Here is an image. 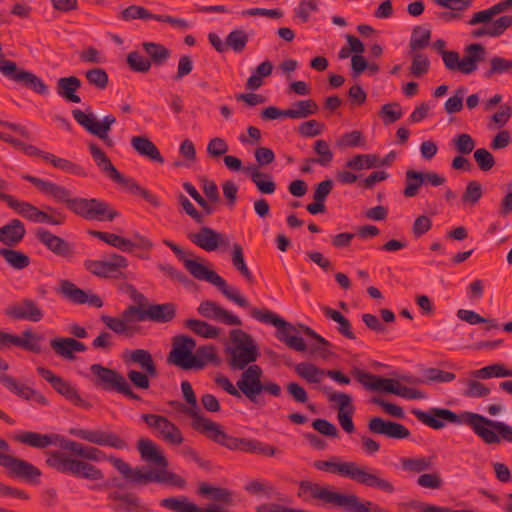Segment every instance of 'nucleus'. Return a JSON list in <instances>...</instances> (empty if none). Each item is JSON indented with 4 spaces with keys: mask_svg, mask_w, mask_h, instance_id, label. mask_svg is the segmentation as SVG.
<instances>
[{
    "mask_svg": "<svg viewBox=\"0 0 512 512\" xmlns=\"http://www.w3.org/2000/svg\"><path fill=\"white\" fill-rule=\"evenodd\" d=\"M411 413L426 426L439 430L445 426V422L461 424L465 423L472 428L474 433L486 444L500 443L501 439L512 442V427L501 421L491 420L478 413L465 411L458 415L447 408H430L423 411L413 408Z\"/></svg>",
    "mask_w": 512,
    "mask_h": 512,
    "instance_id": "nucleus-1",
    "label": "nucleus"
},
{
    "mask_svg": "<svg viewBox=\"0 0 512 512\" xmlns=\"http://www.w3.org/2000/svg\"><path fill=\"white\" fill-rule=\"evenodd\" d=\"M45 464L62 474L72 475L87 480H102L104 474L95 465L88 461H109L104 451L94 446H87L80 442L67 439L65 450H53L46 453Z\"/></svg>",
    "mask_w": 512,
    "mask_h": 512,
    "instance_id": "nucleus-2",
    "label": "nucleus"
},
{
    "mask_svg": "<svg viewBox=\"0 0 512 512\" xmlns=\"http://www.w3.org/2000/svg\"><path fill=\"white\" fill-rule=\"evenodd\" d=\"M22 179L55 202L65 204L68 210L85 220L112 222L120 215L111 204L99 198L72 197V192L66 187L28 174L22 175Z\"/></svg>",
    "mask_w": 512,
    "mask_h": 512,
    "instance_id": "nucleus-3",
    "label": "nucleus"
},
{
    "mask_svg": "<svg viewBox=\"0 0 512 512\" xmlns=\"http://www.w3.org/2000/svg\"><path fill=\"white\" fill-rule=\"evenodd\" d=\"M313 467L320 471L348 478L360 485L378 489L388 494H392L395 491L394 485L389 480L380 476V470L367 465H359L354 461L342 462L337 456H333L328 460H316L313 463Z\"/></svg>",
    "mask_w": 512,
    "mask_h": 512,
    "instance_id": "nucleus-4",
    "label": "nucleus"
},
{
    "mask_svg": "<svg viewBox=\"0 0 512 512\" xmlns=\"http://www.w3.org/2000/svg\"><path fill=\"white\" fill-rule=\"evenodd\" d=\"M297 495L303 501L318 500L323 506L341 509L344 512H371L376 504L369 500L361 501L355 494L332 491L311 481H301Z\"/></svg>",
    "mask_w": 512,
    "mask_h": 512,
    "instance_id": "nucleus-5",
    "label": "nucleus"
},
{
    "mask_svg": "<svg viewBox=\"0 0 512 512\" xmlns=\"http://www.w3.org/2000/svg\"><path fill=\"white\" fill-rule=\"evenodd\" d=\"M89 151L98 168L107 175L112 181L121 185L133 195L141 196L145 201L154 207L160 206V201L156 195L146 188L142 187L135 179L121 174L112 164L106 153L95 143L89 144Z\"/></svg>",
    "mask_w": 512,
    "mask_h": 512,
    "instance_id": "nucleus-6",
    "label": "nucleus"
},
{
    "mask_svg": "<svg viewBox=\"0 0 512 512\" xmlns=\"http://www.w3.org/2000/svg\"><path fill=\"white\" fill-rule=\"evenodd\" d=\"M229 336L231 345L224 350L228 355V366L234 371L247 369L259 357V349L255 340L241 329L231 330Z\"/></svg>",
    "mask_w": 512,
    "mask_h": 512,
    "instance_id": "nucleus-7",
    "label": "nucleus"
},
{
    "mask_svg": "<svg viewBox=\"0 0 512 512\" xmlns=\"http://www.w3.org/2000/svg\"><path fill=\"white\" fill-rule=\"evenodd\" d=\"M351 374L366 389L371 391L394 394L409 400L423 399L426 397L423 391L403 386L398 380L392 378L374 375L356 367L351 370Z\"/></svg>",
    "mask_w": 512,
    "mask_h": 512,
    "instance_id": "nucleus-8",
    "label": "nucleus"
},
{
    "mask_svg": "<svg viewBox=\"0 0 512 512\" xmlns=\"http://www.w3.org/2000/svg\"><path fill=\"white\" fill-rule=\"evenodd\" d=\"M250 315L259 322L270 324L277 328L276 338L284 343L288 348L297 352L307 351V344L301 336H298L299 330L291 323L282 319L279 315L268 309L252 308Z\"/></svg>",
    "mask_w": 512,
    "mask_h": 512,
    "instance_id": "nucleus-9",
    "label": "nucleus"
},
{
    "mask_svg": "<svg viewBox=\"0 0 512 512\" xmlns=\"http://www.w3.org/2000/svg\"><path fill=\"white\" fill-rule=\"evenodd\" d=\"M183 264L189 273L198 280H205L218 288V290L229 300L242 308L249 307L247 299L239 293L237 289L229 287L226 280L218 275L214 270L208 269L198 260L183 259Z\"/></svg>",
    "mask_w": 512,
    "mask_h": 512,
    "instance_id": "nucleus-10",
    "label": "nucleus"
},
{
    "mask_svg": "<svg viewBox=\"0 0 512 512\" xmlns=\"http://www.w3.org/2000/svg\"><path fill=\"white\" fill-rule=\"evenodd\" d=\"M90 371L94 376L93 383L96 387L104 391L121 393L132 400H141V397L132 390L130 384L120 372L102 364H92Z\"/></svg>",
    "mask_w": 512,
    "mask_h": 512,
    "instance_id": "nucleus-11",
    "label": "nucleus"
},
{
    "mask_svg": "<svg viewBox=\"0 0 512 512\" xmlns=\"http://www.w3.org/2000/svg\"><path fill=\"white\" fill-rule=\"evenodd\" d=\"M262 369L259 365L249 366L241 374L240 379L237 381L236 386L251 402L257 403V397L265 391L274 397L281 395V387L276 382L262 383Z\"/></svg>",
    "mask_w": 512,
    "mask_h": 512,
    "instance_id": "nucleus-12",
    "label": "nucleus"
},
{
    "mask_svg": "<svg viewBox=\"0 0 512 512\" xmlns=\"http://www.w3.org/2000/svg\"><path fill=\"white\" fill-rule=\"evenodd\" d=\"M196 341L187 335H176L172 339V349L168 354L167 361L183 370L202 369L203 362L195 357L193 351Z\"/></svg>",
    "mask_w": 512,
    "mask_h": 512,
    "instance_id": "nucleus-13",
    "label": "nucleus"
},
{
    "mask_svg": "<svg viewBox=\"0 0 512 512\" xmlns=\"http://www.w3.org/2000/svg\"><path fill=\"white\" fill-rule=\"evenodd\" d=\"M141 420L152 430L154 435L165 443L177 446L183 443L184 437L180 428L167 417L159 414L145 413Z\"/></svg>",
    "mask_w": 512,
    "mask_h": 512,
    "instance_id": "nucleus-14",
    "label": "nucleus"
},
{
    "mask_svg": "<svg viewBox=\"0 0 512 512\" xmlns=\"http://www.w3.org/2000/svg\"><path fill=\"white\" fill-rule=\"evenodd\" d=\"M13 210L33 223L62 225L66 221V215L52 206H45V210H40L35 205L21 200H16Z\"/></svg>",
    "mask_w": 512,
    "mask_h": 512,
    "instance_id": "nucleus-15",
    "label": "nucleus"
},
{
    "mask_svg": "<svg viewBox=\"0 0 512 512\" xmlns=\"http://www.w3.org/2000/svg\"><path fill=\"white\" fill-rule=\"evenodd\" d=\"M0 72L9 80L29 88L40 95L49 93L48 86L34 73L18 68L17 64L8 59L0 58Z\"/></svg>",
    "mask_w": 512,
    "mask_h": 512,
    "instance_id": "nucleus-16",
    "label": "nucleus"
},
{
    "mask_svg": "<svg viewBox=\"0 0 512 512\" xmlns=\"http://www.w3.org/2000/svg\"><path fill=\"white\" fill-rule=\"evenodd\" d=\"M204 421L196 431L206 435V437L213 442L229 449L240 450L244 452L248 438H238L227 434L220 424L213 422L210 419H201Z\"/></svg>",
    "mask_w": 512,
    "mask_h": 512,
    "instance_id": "nucleus-17",
    "label": "nucleus"
},
{
    "mask_svg": "<svg viewBox=\"0 0 512 512\" xmlns=\"http://www.w3.org/2000/svg\"><path fill=\"white\" fill-rule=\"evenodd\" d=\"M69 434L99 446H106L114 449L127 448L126 441L114 432H107L99 429L89 430L82 428H71L69 429Z\"/></svg>",
    "mask_w": 512,
    "mask_h": 512,
    "instance_id": "nucleus-18",
    "label": "nucleus"
},
{
    "mask_svg": "<svg viewBox=\"0 0 512 512\" xmlns=\"http://www.w3.org/2000/svg\"><path fill=\"white\" fill-rule=\"evenodd\" d=\"M86 270L102 278H119L123 276L121 268L128 266L127 259L119 254H112L110 260H86L84 262Z\"/></svg>",
    "mask_w": 512,
    "mask_h": 512,
    "instance_id": "nucleus-19",
    "label": "nucleus"
},
{
    "mask_svg": "<svg viewBox=\"0 0 512 512\" xmlns=\"http://www.w3.org/2000/svg\"><path fill=\"white\" fill-rule=\"evenodd\" d=\"M36 239L56 256L71 260L75 256L74 245L51 231L39 227L35 231Z\"/></svg>",
    "mask_w": 512,
    "mask_h": 512,
    "instance_id": "nucleus-20",
    "label": "nucleus"
},
{
    "mask_svg": "<svg viewBox=\"0 0 512 512\" xmlns=\"http://www.w3.org/2000/svg\"><path fill=\"white\" fill-rule=\"evenodd\" d=\"M14 440L36 449H45L54 445L59 447L60 451H64L67 438L57 433L42 434L34 431H23L16 434Z\"/></svg>",
    "mask_w": 512,
    "mask_h": 512,
    "instance_id": "nucleus-21",
    "label": "nucleus"
},
{
    "mask_svg": "<svg viewBox=\"0 0 512 512\" xmlns=\"http://www.w3.org/2000/svg\"><path fill=\"white\" fill-rule=\"evenodd\" d=\"M109 462L116 468L125 479L138 485H145L150 482H157L158 469H150L145 471L144 467L132 468L121 458L110 455Z\"/></svg>",
    "mask_w": 512,
    "mask_h": 512,
    "instance_id": "nucleus-22",
    "label": "nucleus"
},
{
    "mask_svg": "<svg viewBox=\"0 0 512 512\" xmlns=\"http://www.w3.org/2000/svg\"><path fill=\"white\" fill-rule=\"evenodd\" d=\"M42 340V335L34 333L31 330L23 331L21 336L0 330V347H10L14 345L26 351L40 354L43 351L40 344Z\"/></svg>",
    "mask_w": 512,
    "mask_h": 512,
    "instance_id": "nucleus-23",
    "label": "nucleus"
},
{
    "mask_svg": "<svg viewBox=\"0 0 512 512\" xmlns=\"http://www.w3.org/2000/svg\"><path fill=\"white\" fill-rule=\"evenodd\" d=\"M0 465L8 470L12 477L32 481L41 476V471L33 464L0 451Z\"/></svg>",
    "mask_w": 512,
    "mask_h": 512,
    "instance_id": "nucleus-24",
    "label": "nucleus"
},
{
    "mask_svg": "<svg viewBox=\"0 0 512 512\" xmlns=\"http://www.w3.org/2000/svg\"><path fill=\"white\" fill-rule=\"evenodd\" d=\"M368 430L373 434L397 440L407 439L411 435L410 430L405 425L378 416L370 418Z\"/></svg>",
    "mask_w": 512,
    "mask_h": 512,
    "instance_id": "nucleus-25",
    "label": "nucleus"
},
{
    "mask_svg": "<svg viewBox=\"0 0 512 512\" xmlns=\"http://www.w3.org/2000/svg\"><path fill=\"white\" fill-rule=\"evenodd\" d=\"M5 315L13 320L39 322L43 319L44 313L34 300L24 298L20 302L8 306L5 309Z\"/></svg>",
    "mask_w": 512,
    "mask_h": 512,
    "instance_id": "nucleus-26",
    "label": "nucleus"
},
{
    "mask_svg": "<svg viewBox=\"0 0 512 512\" xmlns=\"http://www.w3.org/2000/svg\"><path fill=\"white\" fill-rule=\"evenodd\" d=\"M107 499L111 501L108 506L115 512H143L148 510L142 504L140 498L132 492L111 491L108 493Z\"/></svg>",
    "mask_w": 512,
    "mask_h": 512,
    "instance_id": "nucleus-27",
    "label": "nucleus"
},
{
    "mask_svg": "<svg viewBox=\"0 0 512 512\" xmlns=\"http://www.w3.org/2000/svg\"><path fill=\"white\" fill-rule=\"evenodd\" d=\"M137 450L141 460L154 465L155 469L168 468L169 462L161 448L151 439L140 438L137 441Z\"/></svg>",
    "mask_w": 512,
    "mask_h": 512,
    "instance_id": "nucleus-28",
    "label": "nucleus"
},
{
    "mask_svg": "<svg viewBox=\"0 0 512 512\" xmlns=\"http://www.w3.org/2000/svg\"><path fill=\"white\" fill-rule=\"evenodd\" d=\"M198 313L208 319H213L226 325L241 326V319L230 311L219 306L216 302L205 300L197 308Z\"/></svg>",
    "mask_w": 512,
    "mask_h": 512,
    "instance_id": "nucleus-29",
    "label": "nucleus"
},
{
    "mask_svg": "<svg viewBox=\"0 0 512 512\" xmlns=\"http://www.w3.org/2000/svg\"><path fill=\"white\" fill-rule=\"evenodd\" d=\"M0 383L10 392L16 394L20 398H23L25 400H34L35 402L43 406L49 405L48 399L43 394H41L40 392L31 387L25 386L17 382V380L11 375L0 374Z\"/></svg>",
    "mask_w": 512,
    "mask_h": 512,
    "instance_id": "nucleus-30",
    "label": "nucleus"
},
{
    "mask_svg": "<svg viewBox=\"0 0 512 512\" xmlns=\"http://www.w3.org/2000/svg\"><path fill=\"white\" fill-rule=\"evenodd\" d=\"M160 506L174 512H227L215 504H210L206 508H200L196 504L189 502L187 497H168L160 501Z\"/></svg>",
    "mask_w": 512,
    "mask_h": 512,
    "instance_id": "nucleus-31",
    "label": "nucleus"
},
{
    "mask_svg": "<svg viewBox=\"0 0 512 512\" xmlns=\"http://www.w3.org/2000/svg\"><path fill=\"white\" fill-rule=\"evenodd\" d=\"M189 240L206 251H215L220 244H223V235L214 229L203 226L197 233L188 235Z\"/></svg>",
    "mask_w": 512,
    "mask_h": 512,
    "instance_id": "nucleus-32",
    "label": "nucleus"
},
{
    "mask_svg": "<svg viewBox=\"0 0 512 512\" xmlns=\"http://www.w3.org/2000/svg\"><path fill=\"white\" fill-rule=\"evenodd\" d=\"M486 48L481 43H472L465 47L464 56L460 63V72L466 75L472 74L477 69V64L485 60Z\"/></svg>",
    "mask_w": 512,
    "mask_h": 512,
    "instance_id": "nucleus-33",
    "label": "nucleus"
},
{
    "mask_svg": "<svg viewBox=\"0 0 512 512\" xmlns=\"http://www.w3.org/2000/svg\"><path fill=\"white\" fill-rule=\"evenodd\" d=\"M26 235L24 223L19 219H11L7 224L0 227V242L6 247L18 245Z\"/></svg>",
    "mask_w": 512,
    "mask_h": 512,
    "instance_id": "nucleus-34",
    "label": "nucleus"
},
{
    "mask_svg": "<svg viewBox=\"0 0 512 512\" xmlns=\"http://www.w3.org/2000/svg\"><path fill=\"white\" fill-rule=\"evenodd\" d=\"M512 26V15H503L498 19H495L488 24H484L482 27L474 29L471 32L473 38L488 37H500L504 32Z\"/></svg>",
    "mask_w": 512,
    "mask_h": 512,
    "instance_id": "nucleus-35",
    "label": "nucleus"
},
{
    "mask_svg": "<svg viewBox=\"0 0 512 512\" xmlns=\"http://www.w3.org/2000/svg\"><path fill=\"white\" fill-rule=\"evenodd\" d=\"M72 116L86 131L98 138H105L110 131L109 126L98 122L92 113L86 114L80 109H73Z\"/></svg>",
    "mask_w": 512,
    "mask_h": 512,
    "instance_id": "nucleus-36",
    "label": "nucleus"
},
{
    "mask_svg": "<svg viewBox=\"0 0 512 512\" xmlns=\"http://www.w3.org/2000/svg\"><path fill=\"white\" fill-rule=\"evenodd\" d=\"M181 390L183 393V397L189 407H185L183 412L189 415L192 419V426L196 430L200 425L204 423L201 419H206L204 416L200 414V409L197 405L196 395L192 388V385L189 381L185 380L181 382Z\"/></svg>",
    "mask_w": 512,
    "mask_h": 512,
    "instance_id": "nucleus-37",
    "label": "nucleus"
},
{
    "mask_svg": "<svg viewBox=\"0 0 512 512\" xmlns=\"http://www.w3.org/2000/svg\"><path fill=\"white\" fill-rule=\"evenodd\" d=\"M81 80L76 76L61 77L57 80V94L67 102L80 103L81 98L76 91L81 87Z\"/></svg>",
    "mask_w": 512,
    "mask_h": 512,
    "instance_id": "nucleus-38",
    "label": "nucleus"
},
{
    "mask_svg": "<svg viewBox=\"0 0 512 512\" xmlns=\"http://www.w3.org/2000/svg\"><path fill=\"white\" fill-rule=\"evenodd\" d=\"M52 387L73 405L83 409H90L92 407V404L83 399L78 390L62 377H60Z\"/></svg>",
    "mask_w": 512,
    "mask_h": 512,
    "instance_id": "nucleus-39",
    "label": "nucleus"
},
{
    "mask_svg": "<svg viewBox=\"0 0 512 512\" xmlns=\"http://www.w3.org/2000/svg\"><path fill=\"white\" fill-rule=\"evenodd\" d=\"M132 147L141 155L153 162L163 164L164 158L157 146L145 136H134L131 139Z\"/></svg>",
    "mask_w": 512,
    "mask_h": 512,
    "instance_id": "nucleus-40",
    "label": "nucleus"
},
{
    "mask_svg": "<svg viewBox=\"0 0 512 512\" xmlns=\"http://www.w3.org/2000/svg\"><path fill=\"white\" fill-rule=\"evenodd\" d=\"M176 305L172 302L151 304L147 307L148 320L156 323H168L176 317Z\"/></svg>",
    "mask_w": 512,
    "mask_h": 512,
    "instance_id": "nucleus-41",
    "label": "nucleus"
},
{
    "mask_svg": "<svg viewBox=\"0 0 512 512\" xmlns=\"http://www.w3.org/2000/svg\"><path fill=\"white\" fill-rule=\"evenodd\" d=\"M141 46L147 55L148 61H151V67H161L165 65L171 56V51L161 43L143 42Z\"/></svg>",
    "mask_w": 512,
    "mask_h": 512,
    "instance_id": "nucleus-42",
    "label": "nucleus"
},
{
    "mask_svg": "<svg viewBox=\"0 0 512 512\" xmlns=\"http://www.w3.org/2000/svg\"><path fill=\"white\" fill-rule=\"evenodd\" d=\"M299 329L311 339L315 340L317 344H312L310 346V353L316 354L320 356L323 359L329 358L332 353L329 350V348L332 346V344L322 337L320 334H318L316 331H314L311 327L305 325V324H298Z\"/></svg>",
    "mask_w": 512,
    "mask_h": 512,
    "instance_id": "nucleus-43",
    "label": "nucleus"
},
{
    "mask_svg": "<svg viewBox=\"0 0 512 512\" xmlns=\"http://www.w3.org/2000/svg\"><path fill=\"white\" fill-rule=\"evenodd\" d=\"M244 172L249 174L251 181L260 193L273 194L275 192L276 184L270 174L260 172L256 166L244 167Z\"/></svg>",
    "mask_w": 512,
    "mask_h": 512,
    "instance_id": "nucleus-44",
    "label": "nucleus"
},
{
    "mask_svg": "<svg viewBox=\"0 0 512 512\" xmlns=\"http://www.w3.org/2000/svg\"><path fill=\"white\" fill-rule=\"evenodd\" d=\"M198 493L204 497H208L215 502L223 503L224 505L233 504L234 492L227 488L214 487L208 483L202 482L199 485Z\"/></svg>",
    "mask_w": 512,
    "mask_h": 512,
    "instance_id": "nucleus-45",
    "label": "nucleus"
},
{
    "mask_svg": "<svg viewBox=\"0 0 512 512\" xmlns=\"http://www.w3.org/2000/svg\"><path fill=\"white\" fill-rule=\"evenodd\" d=\"M0 256L15 270H23L31 263L30 257L27 254L11 247L0 248Z\"/></svg>",
    "mask_w": 512,
    "mask_h": 512,
    "instance_id": "nucleus-46",
    "label": "nucleus"
},
{
    "mask_svg": "<svg viewBox=\"0 0 512 512\" xmlns=\"http://www.w3.org/2000/svg\"><path fill=\"white\" fill-rule=\"evenodd\" d=\"M45 162L50 163L54 168L60 169L64 172L71 173L76 176H88V173L81 165L76 164L68 159L58 157L52 153H49V155H45Z\"/></svg>",
    "mask_w": 512,
    "mask_h": 512,
    "instance_id": "nucleus-47",
    "label": "nucleus"
},
{
    "mask_svg": "<svg viewBox=\"0 0 512 512\" xmlns=\"http://www.w3.org/2000/svg\"><path fill=\"white\" fill-rule=\"evenodd\" d=\"M322 311L327 318L338 323L337 331L341 335H343L344 337H346L350 340L356 339V336H355L354 332L352 331V325H351L350 321L341 312H339L331 307H328V306H324L322 308Z\"/></svg>",
    "mask_w": 512,
    "mask_h": 512,
    "instance_id": "nucleus-48",
    "label": "nucleus"
},
{
    "mask_svg": "<svg viewBox=\"0 0 512 512\" xmlns=\"http://www.w3.org/2000/svg\"><path fill=\"white\" fill-rule=\"evenodd\" d=\"M287 111V118L301 119L317 114L319 106L313 99L299 100Z\"/></svg>",
    "mask_w": 512,
    "mask_h": 512,
    "instance_id": "nucleus-49",
    "label": "nucleus"
},
{
    "mask_svg": "<svg viewBox=\"0 0 512 512\" xmlns=\"http://www.w3.org/2000/svg\"><path fill=\"white\" fill-rule=\"evenodd\" d=\"M185 327L191 330L198 336L206 339H215L220 334V329L215 327L203 320L199 319H187L184 323Z\"/></svg>",
    "mask_w": 512,
    "mask_h": 512,
    "instance_id": "nucleus-50",
    "label": "nucleus"
},
{
    "mask_svg": "<svg viewBox=\"0 0 512 512\" xmlns=\"http://www.w3.org/2000/svg\"><path fill=\"white\" fill-rule=\"evenodd\" d=\"M132 362L137 363L150 377H157L158 371L151 353L145 349H135L130 354Z\"/></svg>",
    "mask_w": 512,
    "mask_h": 512,
    "instance_id": "nucleus-51",
    "label": "nucleus"
},
{
    "mask_svg": "<svg viewBox=\"0 0 512 512\" xmlns=\"http://www.w3.org/2000/svg\"><path fill=\"white\" fill-rule=\"evenodd\" d=\"M273 64L271 61L266 60L260 63L251 76L247 79L246 88L248 90H257L263 84V78L268 77L272 74Z\"/></svg>",
    "mask_w": 512,
    "mask_h": 512,
    "instance_id": "nucleus-52",
    "label": "nucleus"
},
{
    "mask_svg": "<svg viewBox=\"0 0 512 512\" xmlns=\"http://www.w3.org/2000/svg\"><path fill=\"white\" fill-rule=\"evenodd\" d=\"M59 293L74 304L87 302V293L69 280H61Z\"/></svg>",
    "mask_w": 512,
    "mask_h": 512,
    "instance_id": "nucleus-53",
    "label": "nucleus"
},
{
    "mask_svg": "<svg viewBox=\"0 0 512 512\" xmlns=\"http://www.w3.org/2000/svg\"><path fill=\"white\" fill-rule=\"evenodd\" d=\"M232 265L248 283H254V276L246 265L243 248L239 243L232 246Z\"/></svg>",
    "mask_w": 512,
    "mask_h": 512,
    "instance_id": "nucleus-54",
    "label": "nucleus"
},
{
    "mask_svg": "<svg viewBox=\"0 0 512 512\" xmlns=\"http://www.w3.org/2000/svg\"><path fill=\"white\" fill-rule=\"evenodd\" d=\"M101 321L114 333L119 335L132 336L136 333V329L129 325L125 318L113 317L109 315H101Z\"/></svg>",
    "mask_w": 512,
    "mask_h": 512,
    "instance_id": "nucleus-55",
    "label": "nucleus"
},
{
    "mask_svg": "<svg viewBox=\"0 0 512 512\" xmlns=\"http://www.w3.org/2000/svg\"><path fill=\"white\" fill-rule=\"evenodd\" d=\"M431 39V30L423 26H415L409 42L410 54L426 48Z\"/></svg>",
    "mask_w": 512,
    "mask_h": 512,
    "instance_id": "nucleus-56",
    "label": "nucleus"
},
{
    "mask_svg": "<svg viewBox=\"0 0 512 512\" xmlns=\"http://www.w3.org/2000/svg\"><path fill=\"white\" fill-rule=\"evenodd\" d=\"M471 375L477 379L512 377V370L507 369L501 363H495L481 369L474 370L471 372Z\"/></svg>",
    "mask_w": 512,
    "mask_h": 512,
    "instance_id": "nucleus-57",
    "label": "nucleus"
},
{
    "mask_svg": "<svg viewBox=\"0 0 512 512\" xmlns=\"http://www.w3.org/2000/svg\"><path fill=\"white\" fill-rule=\"evenodd\" d=\"M321 391L327 396L328 401L335 405L338 412L346 411L349 410L350 407H354L349 394L333 391L332 388L328 386L321 387Z\"/></svg>",
    "mask_w": 512,
    "mask_h": 512,
    "instance_id": "nucleus-58",
    "label": "nucleus"
},
{
    "mask_svg": "<svg viewBox=\"0 0 512 512\" xmlns=\"http://www.w3.org/2000/svg\"><path fill=\"white\" fill-rule=\"evenodd\" d=\"M89 234L112 247L120 249L123 252L129 251V248H127V246L130 244V239H126L114 233L102 232L97 230H90Z\"/></svg>",
    "mask_w": 512,
    "mask_h": 512,
    "instance_id": "nucleus-59",
    "label": "nucleus"
},
{
    "mask_svg": "<svg viewBox=\"0 0 512 512\" xmlns=\"http://www.w3.org/2000/svg\"><path fill=\"white\" fill-rule=\"evenodd\" d=\"M504 11H507L502 4V2H498L494 4L493 6L489 7L488 9L481 10L478 12H475L473 16L468 20V24L471 26H475L477 24H488L489 22L494 21L493 16L502 13Z\"/></svg>",
    "mask_w": 512,
    "mask_h": 512,
    "instance_id": "nucleus-60",
    "label": "nucleus"
},
{
    "mask_svg": "<svg viewBox=\"0 0 512 512\" xmlns=\"http://www.w3.org/2000/svg\"><path fill=\"white\" fill-rule=\"evenodd\" d=\"M400 463L403 470L413 473H421L430 470L433 466L432 458L425 456L417 458L403 457Z\"/></svg>",
    "mask_w": 512,
    "mask_h": 512,
    "instance_id": "nucleus-61",
    "label": "nucleus"
},
{
    "mask_svg": "<svg viewBox=\"0 0 512 512\" xmlns=\"http://www.w3.org/2000/svg\"><path fill=\"white\" fill-rule=\"evenodd\" d=\"M294 370L298 376L302 377L309 383H319L321 376L325 374L324 370H321L317 366L311 363H298L294 366Z\"/></svg>",
    "mask_w": 512,
    "mask_h": 512,
    "instance_id": "nucleus-62",
    "label": "nucleus"
},
{
    "mask_svg": "<svg viewBox=\"0 0 512 512\" xmlns=\"http://www.w3.org/2000/svg\"><path fill=\"white\" fill-rule=\"evenodd\" d=\"M346 167L356 171L378 168V156L375 154H358L346 162Z\"/></svg>",
    "mask_w": 512,
    "mask_h": 512,
    "instance_id": "nucleus-63",
    "label": "nucleus"
},
{
    "mask_svg": "<svg viewBox=\"0 0 512 512\" xmlns=\"http://www.w3.org/2000/svg\"><path fill=\"white\" fill-rule=\"evenodd\" d=\"M423 172L415 170L406 171V186L403 194L405 197L412 198L418 194L419 188L424 184Z\"/></svg>",
    "mask_w": 512,
    "mask_h": 512,
    "instance_id": "nucleus-64",
    "label": "nucleus"
}]
</instances>
